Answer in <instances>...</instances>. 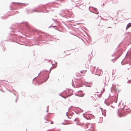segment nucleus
<instances>
[{"label":"nucleus","mask_w":131,"mask_h":131,"mask_svg":"<svg viewBox=\"0 0 131 131\" xmlns=\"http://www.w3.org/2000/svg\"><path fill=\"white\" fill-rule=\"evenodd\" d=\"M123 109H120L118 110V115L120 117H122L123 116Z\"/></svg>","instance_id":"obj_1"},{"label":"nucleus","mask_w":131,"mask_h":131,"mask_svg":"<svg viewBox=\"0 0 131 131\" xmlns=\"http://www.w3.org/2000/svg\"><path fill=\"white\" fill-rule=\"evenodd\" d=\"M85 72H86V71H79L77 73H76V75L78 77H81V75H80L79 74L80 73H85Z\"/></svg>","instance_id":"obj_2"},{"label":"nucleus","mask_w":131,"mask_h":131,"mask_svg":"<svg viewBox=\"0 0 131 131\" xmlns=\"http://www.w3.org/2000/svg\"><path fill=\"white\" fill-rule=\"evenodd\" d=\"M84 94L83 93V91H79L78 92V94L79 96H80L82 97L84 96Z\"/></svg>","instance_id":"obj_3"},{"label":"nucleus","mask_w":131,"mask_h":131,"mask_svg":"<svg viewBox=\"0 0 131 131\" xmlns=\"http://www.w3.org/2000/svg\"><path fill=\"white\" fill-rule=\"evenodd\" d=\"M129 63L128 64H127V65L129 66V67L127 68L128 69H129V68H130V66H131V58H130L129 59Z\"/></svg>","instance_id":"obj_4"},{"label":"nucleus","mask_w":131,"mask_h":131,"mask_svg":"<svg viewBox=\"0 0 131 131\" xmlns=\"http://www.w3.org/2000/svg\"><path fill=\"white\" fill-rule=\"evenodd\" d=\"M130 27H131V23H130L127 25L126 26V29H127Z\"/></svg>","instance_id":"obj_5"},{"label":"nucleus","mask_w":131,"mask_h":131,"mask_svg":"<svg viewBox=\"0 0 131 131\" xmlns=\"http://www.w3.org/2000/svg\"><path fill=\"white\" fill-rule=\"evenodd\" d=\"M97 73H101V71L100 69H97L96 70Z\"/></svg>","instance_id":"obj_6"},{"label":"nucleus","mask_w":131,"mask_h":131,"mask_svg":"<svg viewBox=\"0 0 131 131\" xmlns=\"http://www.w3.org/2000/svg\"><path fill=\"white\" fill-rule=\"evenodd\" d=\"M114 86H113L112 87V89H113L114 90V91H116V88L115 89V88H114Z\"/></svg>","instance_id":"obj_7"},{"label":"nucleus","mask_w":131,"mask_h":131,"mask_svg":"<svg viewBox=\"0 0 131 131\" xmlns=\"http://www.w3.org/2000/svg\"><path fill=\"white\" fill-rule=\"evenodd\" d=\"M98 92H96V93H95V94H94L95 95H97L98 97H99V95H100V94H97V93H98Z\"/></svg>","instance_id":"obj_8"},{"label":"nucleus","mask_w":131,"mask_h":131,"mask_svg":"<svg viewBox=\"0 0 131 131\" xmlns=\"http://www.w3.org/2000/svg\"><path fill=\"white\" fill-rule=\"evenodd\" d=\"M131 81V79L130 80H128V82H127V83H130L131 82H130V81Z\"/></svg>","instance_id":"obj_9"},{"label":"nucleus","mask_w":131,"mask_h":131,"mask_svg":"<svg viewBox=\"0 0 131 131\" xmlns=\"http://www.w3.org/2000/svg\"><path fill=\"white\" fill-rule=\"evenodd\" d=\"M128 38V37H126L125 38V40H126Z\"/></svg>","instance_id":"obj_10"},{"label":"nucleus","mask_w":131,"mask_h":131,"mask_svg":"<svg viewBox=\"0 0 131 131\" xmlns=\"http://www.w3.org/2000/svg\"><path fill=\"white\" fill-rule=\"evenodd\" d=\"M53 122H51V124H53Z\"/></svg>","instance_id":"obj_11"},{"label":"nucleus","mask_w":131,"mask_h":131,"mask_svg":"<svg viewBox=\"0 0 131 131\" xmlns=\"http://www.w3.org/2000/svg\"><path fill=\"white\" fill-rule=\"evenodd\" d=\"M125 106V105L124 106H123V110L124 109V107Z\"/></svg>","instance_id":"obj_12"},{"label":"nucleus","mask_w":131,"mask_h":131,"mask_svg":"<svg viewBox=\"0 0 131 131\" xmlns=\"http://www.w3.org/2000/svg\"><path fill=\"white\" fill-rule=\"evenodd\" d=\"M128 41H130V40L129 39L128 40Z\"/></svg>","instance_id":"obj_13"},{"label":"nucleus","mask_w":131,"mask_h":131,"mask_svg":"<svg viewBox=\"0 0 131 131\" xmlns=\"http://www.w3.org/2000/svg\"><path fill=\"white\" fill-rule=\"evenodd\" d=\"M129 34H131V32L129 33Z\"/></svg>","instance_id":"obj_14"},{"label":"nucleus","mask_w":131,"mask_h":131,"mask_svg":"<svg viewBox=\"0 0 131 131\" xmlns=\"http://www.w3.org/2000/svg\"><path fill=\"white\" fill-rule=\"evenodd\" d=\"M123 114H124V112L123 111ZM123 116H124V115L123 114Z\"/></svg>","instance_id":"obj_15"},{"label":"nucleus","mask_w":131,"mask_h":131,"mask_svg":"<svg viewBox=\"0 0 131 131\" xmlns=\"http://www.w3.org/2000/svg\"><path fill=\"white\" fill-rule=\"evenodd\" d=\"M126 55H125V57H126Z\"/></svg>","instance_id":"obj_16"},{"label":"nucleus","mask_w":131,"mask_h":131,"mask_svg":"<svg viewBox=\"0 0 131 131\" xmlns=\"http://www.w3.org/2000/svg\"><path fill=\"white\" fill-rule=\"evenodd\" d=\"M128 52V51H127V53Z\"/></svg>","instance_id":"obj_17"},{"label":"nucleus","mask_w":131,"mask_h":131,"mask_svg":"<svg viewBox=\"0 0 131 131\" xmlns=\"http://www.w3.org/2000/svg\"><path fill=\"white\" fill-rule=\"evenodd\" d=\"M123 65L124 64V62H123Z\"/></svg>","instance_id":"obj_18"}]
</instances>
